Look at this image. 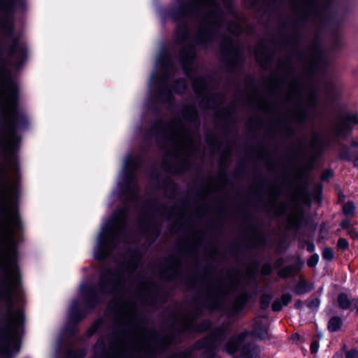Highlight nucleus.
<instances>
[{
    "instance_id": "f257e3e1",
    "label": "nucleus",
    "mask_w": 358,
    "mask_h": 358,
    "mask_svg": "<svg viewBox=\"0 0 358 358\" xmlns=\"http://www.w3.org/2000/svg\"><path fill=\"white\" fill-rule=\"evenodd\" d=\"M3 278L0 282V299L10 301L18 287V273L14 262L7 259L3 265Z\"/></svg>"
},
{
    "instance_id": "f03ea898",
    "label": "nucleus",
    "mask_w": 358,
    "mask_h": 358,
    "mask_svg": "<svg viewBox=\"0 0 358 358\" xmlns=\"http://www.w3.org/2000/svg\"><path fill=\"white\" fill-rule=\"evenodd\" d=\"M22 313L20 310L15 312L10 311L8 315V329L10 331V341L8 343V346L3 350L4 353L6 355L12 354L10 352L9 347L13 346L15 352L19 350L18 347V334L22 324Z\"/></svg>"
},
{
    "instance_id": "7ed1b4c3",
    "label": "nucleus",
    "mask_w": 358,
    "mask_h": 358,
    "mask_svg": "<svg viewBox=\"0 0 358 358\" xmlns=\"http://www.w3.org/2000/svg\"><path fill=\"white\" fill-rule=\"evenodd\" d=\"M174 144L173 155L179 157L182 155H189L193 148L191 136L183 129H180L173 137Z\"/></svg>"
},
{
    "instance_id": "20e7f679",
    "label": "nucleus",
    "mask_w": 358,
    "mask_h": 358,
    "mask_svg": "<svg viewBox=\"0 0 358 358\" xmlns=\"http://www.w3.org/2000/svg\"><path fill=\"white\" fill-rule=\"evenodd\" d=\"M19 227L17 213L13 208L6 206L2 220V229L8 238H13V232Z\"/></svg>"
},
{
    "instance_id": "39448f33",
    "label": "nucleus",
    "mask_w": 358,
    "mask_h": 358,
    "mask_svg": "<svg viewBox=\"0 0 358 358\" xmlns=\"http://www.w3.org/2000/svg\"><path fill=\"white\" fill-rule=\"evenodd\" d=\"M125 218V210H120L112 219L111 222L103 229L100 238V243L104 244L105 239H111L115 237L117 233L122 227Z\"/></svg>"
},
{
    "instance_id": "423d86ee",
    "label": "nucleus",
    "mask_w": 358,
    "mask_h": 358,
    "mask_svg": "<svg viewBox=\"0 0 358 358\" xmlns=\"http://www.w3.org/2000/svg\"><path fill=\"white\" fill-rule=\"evenodd\" d=\"M357 124H358V115L349 114L336 122L333 132L337 136H345L351 131L352 127Z\"/></svg>"
},
{
    "instance_id": "0eeeda50",
    "label": "nucleus",
    "mask_w": 358,
    "mask_h": 358,
    "mask_svg": "<svg viewBox=\"0 0 358 358\" xmlns=\"http://www.w3.org/2000/svg\"><path fill=\"white\" fill-rule=\"evenodd\" d=\"M122 280V277L119 273H113L108 271L101 275V287L104 292L108 291V289L115 292L120 287Z\"/></svg>"
},
{
    "instance_id": "6e6552de",
    "label": "nucleus",
    "mask_w": 358,
    "mask_h": 358,
    "mask_svg": "<svg viewBox=\"0 0 358 358\" xmlns=\"http://www.w3.org/2000/svg\"><path fill=\"white\" fill-rule=\"evenodd\" d=\"M17 87L13 82L3 86V102L7 110H13L16 103Z\"/></svg>"
},
{
    "instance_id": "1a4fd4ad",
    "label": "nucleus",
    "mask_w": 358,
    "mask_h": 358,
    "mask_svg": "<svg viewBox=\"0 0 358 358\" xmlns=\"http://www.w3.org/2000/svg\"><path fill=\"white\" fill-rule=\"evenodd\" d=\"M194 3L198 6H206L210 8L212 13L208 16V20L211 21L214 12L217 10V6L215 0H194Z\"/></svg>"
},
{
    "instance_id": "9d476101",
    "label": "nucleus",
    "mask_w": 358,
    "mask_h": 358,
    "mask_svg": "<svg viewBox=\"0 0 358 358\" xmlns=\"http://www.w3.org/2000/svg\"><path fill=\"white\" fill-rule=\"evenodd\" d=\"M301 219V213L299 209H294L288 217L289 224L292 227H297Z\"/></svg>"
},
{
    "instance_id": "9b49d317",
    "label": "nucleus",
    "mask_w": 358,
    "mask_h": 358,
    "mask_svg": "<svg viewBox=\"0 0 358 358\" xmlns=\"http://www.w3.org/2000/svg\"><path fill=\"white\" fill-rule=\"evenodd\" d=\"M259 350L255 345H251L243 350V356L246 358H257L259 357Z\"/></svg>"
},
{
    "instance_id": "f8f14e48",
    "label": "nucleus",
    "mask_w": 358,
    "mask_h": 358,
    "mask_svg": "<svg viewBox=\"0 0 358 358\" xmlns=\"http://www.w3.org/2000/svg\"><path fill=\"white\" fill-rule=\"evenodd\" d=\"M337 303L339 308L347 309L350 307L352 301L348 298L347 294L342 293L338 296Z\"/></svg>"
},
{
    "instance_id": "ddd939ff",
    "label": "nucleus",
    "mask_w": 358,
    "mask_h": 358,
    "mask_svg": "<svg viewBox=\"0 0 358 358\" xmlns=\"http://www.w3.org/2000/svg\"><path fill=\"white\" fill-rule=\"evenodd\" d=\"M342 324V320L339 317H333L329 321L328 329L330 331L335 332L341 329Z\"/></svg>"
},
{
    "instance_id": "4468645a",
    "label": "nucleus",
    "mask_w": 358,
    "mask_h": 358,
    "mask_svg": "<svg viewBox=\"0 0 358 358\" xmlns=\"http://www.w3.org/2000/svg\"><path fill=\"white\" fill-rule=\"evenodd\" d=\"M345 358H358V350L352 349L350 350L345 351ZM332 358H344L343 355L341 352H336Z\"/></svg>"
},
{
    "instance_id": "2eb2a0df",
    "label": "nucleus",
    "mask_w": 358,
    "mask_h": 358,
    "mask_svg": "<svg viewBox=\"0 0 358 358\" xmlns=\"http://www.w3.org/2000/svg\"><path fill=\"white\" fill-rule=\"evenodd\" d=\"M343 213L348 216H352L355 212V206L352 201H348L343 207Z\"/></svg>"
},
{
    "instance_id": "dca6fc26",
    "label": "nucleus",
    "mask_w": 358,
    "mask_h": 358,
    "mask_svg": "<svg viewBox=\"0 0 358 358\" xmlns=\"http://www.w3.org/2000/svg\"><path fill=\"white\" fill-rule=\"evenodd\" d=\"M246 335H248V333H245L244 335L241 336L238 340V342L237 343H234V342L229 343L228 346H227L228 351L230 353H233L234 352L237 350L239 348L240 343L242 341V340H243L244 337Z\"/></svg>"
},
{
    "instance_id": "f3484780",
    "label": "nucleus",
    "mask_w": 358,
    "mask_h": 358,
    "mask_svg": "<svg viewBox=\"0 0 358 358\" xmlns=\"http://www.w3.org/2000/svg\"><path fill=\"white\" fill-rule=\"evenodd\" d=\"M254 334L256 336L259 337L261 339H265L268 338V331L266 327L263 328H255Z\"/></svg>"
},
{
    "instance_id": "a211bd4d",
    "label": "nucleus",
    "mask_w": 358,
    "mask_h": 358,
    "mask_svg": "<svg viewBox=\"0 0 358 358\" xmlns=\"http://www.w3.org/2000/svg\"><path fill=\"white\" fill-rule=\"evenodd\" d=\"M312 286L305 282L300 283L296 288V291L298 294H302L311 290Z\"/></svg>"
},
{
    "instance_id": "6ab92c4d",
    "label": "nucleus",
    "mask_w": 358,
    "mask_h": 358,
    "mask_svg": "<svg viewBox=\"0 0 358 358\" xmlns=\"http://www.w3.org/2000/svg\"><path fill=\"white\" fill-rule=\"evenodd\" d=\"M13 189L8 185H5L3 189V197L6 200H8L13 194Z\"/></svg>"
},
{
    "instance_id": "aec40b11",
    "label": "nucleus",
    "mask_w": 358,
    "mask_h": 358,
    "mask_svg": "<svg viewBox=\"0 0 358 358\" xmlns=\"http://www.w3.org/2000/svg\"><path fill=\"white\" fill-rule=\"evenodd\" d=\"M322 257L327 260H331L334 258V252L331 248H325L322 252Z\"/></svg>"
},
{
    "instance_id": "412c9836",
    "label": "nucleus",
    "mask_w": 358,
    "mask_h": 358,
    "mask_svg": "<svg viewBox=\"0 0 358 358\" xmlns=\"http://www.w3.org/2000/svg\"><path fill=\"white\" fill-rule=\"evenodd\" d=\"M204 85H205V84H204L203 79L199 78V79L196 80L194 82V87L195 90L199 92H201V90L204 87Z\"/></svg>"
},
{
    "instance_id": "4be33fe9",
    "label": "nucleus",
    "mask_w": 358,
    "mask_h": 358,
    "mask_svg": "<svg viewBox=\"0 0 358 358\" xmlns=\"http://www.w3.org/2000/svg\"><path fill=\"white\" fill-rule=\"evenodd\" d=\"M337 246L339 249L345 250L348 247V243L345 238H340L338 241Z\"/></svg>"
},
{
    "instance_id": "5701e85b",
    "label": "nucleus",
    "mask_w": 358,
    "mask_h": 358,
    "mask_svg": "<svg viewBox=\"0 0 358 358\" xmlns=\"http://www.w3.org/2000/svg\"><path fill=\"white\" fill-rule=\"evenodd\" d=\"M138 262V259L135 258L127 266V270L128 272L131 273L132 272L136 267Z\"/></svg>"
},
{
    "instance_id": "b1692460",
    "label": "nucleus",
    "mask_w": 358,
    "mask_h": 358,
    "mask_svg": "<svg viewBox=\"0 0 358 358\" xmlns=\"http://www.w3.org/2000/svg\"><path fill=\"white\" fill-rule=\"evenodd\" d=\"M292 296L289 294H285L282 296L280 301L282 303L283 306H286L290 301Z\"/></svg>"
},
{
    "instance_id": "393cba45",
    "label": "nucleus",
    "mask_w": 358,
    "mask_h": 358,
    "mask_svg": "<svg viewBox=\"0 0 358 358\" xmlns=\"http://www.w3.org/2000/svg\"><path fill=\"white\" fill-rule=\"evenodd\" d=\"M319 349V342L317 341H313L310 345V351L311 353L315 354L318 351Z\"/></svg>"
},
{
    "instance_id": "a878e982",
    "label": "nucleus",
    "mask_w": 358,
    "mask_h": 358,
    "mask_svg": "<svg viewBox=\"0 0 358 358\" xmlns=\"http://www.w3.org/2000/svg\"><path fill=\"white\" fill-rule=\"evenodd\" d=\"M284 306L280 301H275L272 305V309L274 311H279Z\"/></svg>"
},
{
    "instance_id": "bb28decb",
    "label": "nucleus",
    "mask_w": 358,
    "mask_h": 358,
    "mask_svg": "<svg viewBox=\"0 0 358 358\" xmlns=\"http://www.w3.org/2000/svg\"><path fill=\"white\" fill-rule=\"evenodd\" d=\"M181 32V36H178L180 39H183L185 38L186 36V34H187V29L186 27H182V28H178L177 31H176V33L177 34H179Z\"/></svg>"
},
{
    "instance_id": "cd10ccee",
    "label": "nucleus",
    "mask_w": 358,
    "mask_h": 358,
    "mask_svg": "<svg viewBox=\"0 0 358 358\" xmlns=\"http://www.w3.org/2000/svg\"><path fill=\"white\" fill-rule=\"evenodd\" d=\"M348 232L352 238L358 240V231L355 229L351 228Z\"/></svg>"
},
{
    "instance_id": "c85d7f7f",
    "label": "nucleus",
    "mask_w": 358,
    "mask_h": 358,
    "mask_svg": "<svg viewBox=\"0 0 358 358\" xmlns=\"http://www.w3.org/2000/svg\"><path fill=\"white\" fill-rule=\"evenodd\" d=\"M113 308H115V310L118 312V311H122L123 310V307H122V302L120 303L119 301L118 302H113V303L111 304Z\"/></svg>"
},
{
    "instance_id": "c756f323",
    "label": "nucleus",
    "mask_w": 358,
    "mask_h": 358,
    "mask_svg": "<svg viewBox=\"0 0 358 358\" xmlns=\"http://www.w3.org/2000/svg\"><path fill=\"white\" fill-rule=\"evenodd\" d=\"M341 226L343 229H347L348 231L350 230V229H351L350 227V222L348 220H343L341 224Z\"/></svg>"
},
{
    "instance_id": "7c9ffc66",
    "label": "nucleus",
    "mask_w": 358,
    "mask_h": 358,
    "mask_svg": "<svg viewBox=\"0 0 358 358\" xmlns=\"http://www.w3.org/2000/svg\"><path fill=\"white\" fill-rule=\"evenodd\" d=\"M317 262V257L313 256L308 261V264L310 266H314Z\"/></svg>"
},
{
    "instance_id": "2f4dec72",
    "label": "nucleus",
    "mask_w": 358,
    "mask_h": 358,
    "mask_svg": "<svg viewBox=\"0 0 358 358\" xmlns=\"http://www.w3.org/2000/svg\"><path fill=\"white\" fill-rule=\"evenodd\" d=\"M351 306L358 311V299L352 300Z\"/></svg>"
},
{
    "instance_id": "473e14b6",
    "label": "nucleus",
    "mask_w": 358,
    "mask_h": 358,
    "mask_svg": "<svg viewBox=\"0 0 358 358\" xmlns=\"http://www.w3.org/2000/svg\"><path fill=\"white\" fill-rule=\"evenodd\" d=\"M331 176H332V172L331 171H327V172H326L322 176V178L323 179H327V178H331Z\"/></svg>"
},
{
    "instance_id": "72a5a7b5",
    "label": "nucleus",
    "mask_w": 358,
    "mask_h": 358,
    "mask_svg": "<svg viewBox=\"0 0 358 358\" xmlns=\"http://www.w3.org/2000/svg\"><path fill=\"white\" fill-rule=\"evenodd\" d=\"M107 255H108V252H103V254H101L100 255H96V256L97 258H100L101 259V258L105 257Z\"/></svg>"
},
{
    "instance_id": "f704fd0d",
    "label": "nucleus",
    "mask_w": 358,
    "mask_h": 358,
    "mask_svg": "<svg viewBox=\"0 0 358 358\" xmlns=\"http://www.w3.org/2000/svg\"><path fill=\"white\" fill-rule=\"evenodd\" d=\"M230 31H232L235 34H238L241 31L240 27H237V30H232L230 29Z\"/></svg>"
},
{
    "instance_id": "c9c22d12",
    "label": "nucleus",
    "mask_w": 358,
    "mask_h": 358,
    "mask_svg": "<svg viewBox=\"0 0 358 358\" xmlns=\"http://www.w3.org/2000/svg\"><path fill=\"white\" fill-rule=\"evenodd\" d=\"M296 120L298 121H302L303 120V117H296Z\"/></svg>"
},
{
    "instance_id": "e433bc0d",
    "label": "nucleus",
    "mask_w": 358,
    "mask_h": 358,
    "mask_svg": "<svg viewBox=\"0 0 358 358\" xmlns=\"http://www.w3.org/2000/svg\"><path fill=\"white\" fill-rule=\"evenodd\" d=\"M341 157H343V158H345L346 157L345 156H343V155H341Z\"/></svg>"
}]
</instances>
